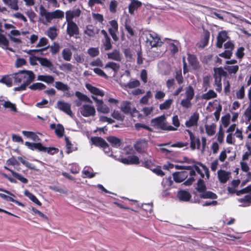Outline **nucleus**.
<instances>
[{
  "mask_svg": "<svg viewBox=\"0 0 251 251\" xmlns=\"http://www.w3.org/2000/svg\"><path fill=\"white\" fill-rule=\"evenodd\" d=\"M120 68V66L119 64L112 61L108 62L104 66V68L105 69H111L115 74L117 73Z\"/></svg>",
  "mask_w": 251,
  "mask_h": 251,
  "instance_id": "2f4dec72",
  "label": "nucleus"
},
{
  "mask_svg": "<svg viewBox=\"0 0 251 251\" xmlns=\"http://www.w3.org/2000/svg\"><path fill=\"white\" fill-rule=\"evenodd\" d=\"M11 173L14 177H15V178L18 179L19 180H20L22 182H23L24 183H27L28 180L26 178L23 177L20 174H19L17 173H16L14 171H11Z\"/></svg>",
  "mask_w": 251,
  "mask_h": 251,
  "instance_id": "4d7b16f0",
  "label": "nucleus"
},
{
  "mask_svg": "<svg viewBox=\"0 0 251 251\" xmlns=\"http://www.w3.org/2000/svg\"><path fill=\"white\" fill-rule=\"evenodd\" d=\"M173 102L172 99H169L165 101L163 103L159 105V108L161 110H165L169 109Z\"/></svg>",
  "mask_w": 251,
  "mask_h": 251,
  "instance_id": "5fc2aeb1",
  "label": "nucleus"
},
{
  "mask_svg": "<svg viewBox=\"0 0 251 251\" xmlns=\"http://www.w3.org/2000/svg\"><path fill=\"white\" fill-rule=\"evenodd\" d=\"M214 77L215 78V85L221 84V76L224 75L226 72L221 67L214 68Z\"/></svg>",
  "mask_w": 251,
  "mask_h": 251,
  "instance_id": "f3484780",
  "label": "nucleus"
},
{
  "mask_svg": "<svg viewBox=\"0 0 251 251\" xmlns=\"http://www.w3.org/2000/svg\"><path fill=\"white\" fill-rule=\"evenodd\" d=\"M107 58L109 59L120 62L122 59V55L119 50L115 49L112 52L107 53Z\"/></svg>",
  "mask_w": 251,
  "mask_h": 251,
  "instance_id": "aec40b11",
  "label": "nucleus"
},
{
  "mask_svg": "<svg viewBox=\"0 0 251 251\" xmlns=\"http://www.w3.org/2000/svg\"><path fill=\"white\" fill-rule=\"evenodd\" d=\"M134 147L138 152L143 153L146 151L148 147V143L145 140H139L135 144Z\"/></svg>",
  "mask_w": 251,
  "mask_h": 251,
  "instance_id": "4468645a",
  "label": "nucleus"
},
{
  "mask_svg": "<svg viewBox=\"0 0 251 251\" xmlns=\"http://www.w3.org/2000/svg\"><path fill=\"white\" fill-rule=\"evenodd\" d=\"M186 98L192 100L194 96V90L192 86H189L186 88L185 92Z\"/></svg>",
  "mask_w": 251,
  "mask_h": 251,
  "instance_id": "8fccbe9b",
  "label": "nucleus"
},
{
  "mask_svg": "<svg viewBox=\"0 0 251 251\" xmlns=\"http://www.w3.org/2000/svg\"><path fill=\"white\" fill-rule=\"evenodd\" d=\"M140 85V81L138 80H135L129 82L126 84L125 86L126 88H134L139 86Z\"/></svg>",
  "mask_w": 251,
  "mask_h": 251,
  "instance_id": "052dcab7",
  "label": "nucleus"
},
{
  "mask_svg": "<svg viewBox=\"0 0 251 251\" xmlns=\"http://www.w3.org/2000/svg\"><path fill=\"white\" fill-rule=\"evenodd\" d=\"M79 112L84 117H94L96 111L95 107L89 104H84L79 108Z\"/></svg>",
  "mask_w": 251,
  "mask_h": 251,
  "instance_id": "20e7f679",
  "label": "nucleus"
},
{
  "mask_svg": "<svg viewBox=\"0 0 251 251\" xmlns=\"http://www.w3.org/2000/svg\"><path fill=\"white\" fill-rule=\"evenodd\" d=\"M14 82L16 83H21L23 81L22 77L24 76L22 74V70L19 71L17 73L12 74Z\"/></svg>",
  "mask_w": 251,
  "mask_h": 251,
  "instance_id": "c03bdc74",
  "label": "nucleus"
},
{
  "mask_svg": "<svg viewBox=\"0 0 251 251\" xmlns=\"http://www.w3.org/2000/svg\"><path fill=\"white\" fill-rule=\"evenodd\" d=\"M121 162L125 164H139V159L135 155L128 156L126 158H124L121 159Z\"/></svg>",
  "mask_w": 251,
  "mask_h": 251,
  "instance_id": "5701e85b",
  "label": "nucleus"
},
{
  "mask_svg": "<svg viewBox=\"0 0 251 251\" xmlns=\"http://www.w3.org/2000/svg\"><path fill=\"white\" fill-rule=\"evenodd\" d=\"M217 94L212 90H209L207 93L203 94L201 98L204 100H210L212 98H216Z\"/></svg>",
  "mask_w": 251,
  "mask_h": 251,
  "instance_id": "a19ab883",
  "label": "nucleus"
},
{
  "mask_svg": "<svg viewBox=\"0 0 251 251\" xmlns=\"http://www.w3.org/2000/svg\"><path fill=\"white\" fill-rule=\"evenodd\" d=\"M72 56V52L68 48L64 49L62 51V56L63 59L67 61L71 60Z\"/></svg>",
  "mask_w": 251,
  "mask_h": 251,
  "instance_id": "37998d69",
  "label": "nucleus"
},
{
  "mask_svg": "<svg viewBox=\"0 0 251 251\" xmlns=\"http://www.w3.org/2000/svg\"><path fill=\"white\" fill-rule=\"evenodd\" d=\"M118 6V2L115 0H112L110 1L109 4V10L112 13H115L116 12V8Z\"/></svg>",
  "mask_w": 251,
  "mask_h": 251,
  "instance_id": "0e129e2a",
  "label": "nucleus"
},
{
  "mask_svg": "<svg viewBox=\"0 0 251 251\" xmlns=\"http://www.w3.org/2000/svg\"><path fill=\"white\" fill-rule=\"evenodd\" d=\"M57 29L54 27H50L47 31V35L52 40H54L57 36Z\"/></svg>",
  "mask_w": 251,
  "mask_h": 251,
  "instance_id": "c9c22d12",
  "label": "nucleus"
},
{
  "mask_svg": "<svg viewBox=\"0 0 251 251\" xmlns=\"http://www.w3.org/2000/svg\"><path fill=\"white\" fill-rule=\"evenodd\" d=\"M179 44L176 41L175 43H171L169 45V49L173 54H175L178 51Z\"/></svg>",
  "mask_w": 251,
  "mask_h": 251,
  "instance_id": "79ce46f5",
  "label": "nucleus"
},
{
  "mask_svg": "<svg viewBox=\"0 0 251 251\" xmlns=\"http://www.w3.org/2000/svg\"><path fill=\"white\" fill-rule=\"evenodd\" d=\"M96 106L99 112L107 114L110 111V108L103 103V100L98 104H96Z\"/></svg>",
  "mask_w": 251,
  "mask_h": 251,
  "instance_id": "cd10ccee",
  "label": "nucleus"
},
{
  "mask_svg": "<svg viewBox=\"0 0 251 251\" xmlns=\"http://www.w3.org/2000/svg\"><path fill=\"white\" fill-rule=\"evenodd\" d=\"M101 33L104 36V38L102 39L101 41L102 48H103L105 51L111 50L112 48V45L111 42V39L105 30L102 29L101 31Z\"/></svg>",
  "mask_w": 251,
  "mask_h": 251,
  "instance_id": "1a4fd4ad",
  "label": "nucleus"
},
{
  "mask_svg": "<svg viewBox=\"0 0 251 251\" xmlns=\"http://www.w3.org/2000/svg\"><path fill=\"white\" fill-rule=\"evenodd\" d=\"M199 119V115L197 112H195L190 117L189 120L185 122V126L187 127L197 126Z\"/></svg>",
  "mask_w": 251,
  "mask_h": 251,
  "instance_id": "6ab92c4d",
  "label": "nucleus"
},
{
  "mask_svg": "<svg viewBox=\"0 0 251 251\" xmlns=\"http://www.w3.org/2000/svg\"><path fill=\"white\" fill-rule=\"evenodd\" d=\"M56 107L71 117L74 116V114L71 110V104L70 103L64 101L58 100L56 103Z\"/></svg>",
  "mask_w": 251,
  "mask_h": 251,
  "instance_id": "423d86ee",
  "label": "nucleus"
},
{
  "mask_svg": "<svg viewBox=\"0 0 251 251\" xmlns=\"http://www.w3.org/2000/svg\"><path fill=\"white\" fill-rule=\"evenodd\" d=\"M94 72L97 74L98 75L104 77L105 78H108V76L105 74V73L100 69L96 68L93 69Z\"/></svg>",
  "mask_w": 251,
  "mask_h": 251,
  "instance_id": "338daca9",
  "label": "nucleus"
},
{
  "mask_svg": "<svg viewBox=\"0 0 251 251\" xmlns=\"http://www.w3.org/2000/svg\"><path fill=\"white\" fill-rule=\"evenodd\" d=\"M191 100L185 98L181 101V105L185 108H189L191 107Z\"/></svg>",
  "mask_w": 251,
  "mask_h": 251,
  "instance_id": "69168bd1",
  "label": "nucleus"
},
{
  "mask_svg": "<svg viewBox=\"0 0 251 251\" xmlns=\"http://www.w3.org/2000/svg\"><path fill=\"white\" fill-rule=\"evenodd\" d=\"M86 88L93 94L100 96H104V92L100 89L92 86L90 84H86Z\"/></svg>",
  "mask_w": 251,
  "mask_h": 251,
  "instance_id": "393cba45",
  "label": "nucleus"
},
{
  "mask_svg": "<svg viewBox=\"0 0 251 251\" xmlns=\"http://www.w3.org/2000/svg\"><path fill=\"white\" fill-rule=\"evenodd\" d=\"M81 11L79 9H76L72 11L69 10L66 12V19L67 22H73V19L75 17H79Z\"/></svg>",
  "mask_w": 251,
  "mask_h": 251,
  "instance_id": "4be33fe9",
  "label": "nucleus"
},
{
  "mask_svg": "<svg viewBox=\"0 0 251 251\" xmlns=\"http://www.w3.org/2000/svg\"><path fill=\"white\" fill-rule=\"evenodd\" d=\"M224 69L229 74H235L239 70V66L238 65L226 66L225 67Z\"/></svg>",
  "mask_w": 251,
  "mask_h": 251,
  "instance_id": "bf43d9fd",
  "label": "nucleus"
},
{
  "mask_svg": "<svg viewBox=\"0 0 251 251\" xmlns=\"http://www.w3.org/2000/svg\"><path fill=\"white\" fill-rule=\"evenodd\" d=\"M188 60L193 67L196 68L198 66V62L195 55L188 54Z\"/></svg>",
  "mask_w": 251,
  "mask_h": 251,
  "instance_id": "864d4df0",
  "label": "nucleus"
},
{
  "mask_svg": "<svg viewBox=\"0 0 251 251\" xmlns=\"http://www.w3.org/2000/svg\"><path fill=\"white\" fill-rule=\"evenodd\" d=\"M196 189L197 191L195 192L196 197H199L203 199H216L217 198L216 194L210 191H206V187L204 181L201 179H200L198 181Z\"/></svg>",
  "mask_w": 251,
  "mask_h": 251,
  "instance_id": "f257e3e1",
  "label": "nucleus"
},
{
  "mask_svg": "<svg viewBox=\"0 0 251 251\" xmlns=\"http://www.w3.org/2000/svg\"><path fill=\"white\" fill-rule=\"evenodd\" d=\"M13 81L14 80L12 75L3 77L0 79V83H4L8 87H11L12 85Z\"/></svg>",
  "mask_w": 251,
  "mask_h": 251,
  "instance_id": "ea45409f",
  "label": "nucleus"
},
{
  "mask_svg": "<svg viewBox=\"0 0 251 251\" xmlns=\"http://www.w3.org/2000/svg\"><path fill=\"white\" fill-rule=\"evenodd\" d=\"M146 36L147 45L151 46V48L161 47L163 44L160 38L155 32L148 33L146 34Z\"/></svg>",
  "mask_w": 251,
  "mask_h": 251,
  "instance_id": "7ed1b4c3",
  "label": "nucleus"
},
{
  "mask_svg": "<svg viewBox=\"0 0 251 251\" xmlns=\"http://www.w3.org/2000/svg\"><path fill=\"white\" fill-rule=\"evenodd\" d=\"M2 1L11 9L15 10H18L19 9L18 0H2Z\"/></svg>",
  "mask_w": 251,
  "mask_h": 251,
  "instance_id": "72a5a7b5",
  "label": "nucleus"
},
{
  "mask_svg": "<svg viewBox=\"0 0 251 251\" xmlns=\"http://www.w3.org/2000/svg\"><path fill=\"white\" fill-rule=\"evenodd\" d=\"M47 22L50 23L53 19H62L64 17V13L60 10H56L50 12Z\"/></svg>",
  "mask_w": 251,
  "mask_h": 251,
  "instance_id": "dca6fc26",
  "label": "nucleus"
},
{
  "mask_svg": "<svg viewBox=\"0 0 251 251\" xmlns=\"http://www.w3.org/2000/svg\"><path fill=\"white\" fill-rule=\"evenodd\" d=\"M151 123L153 126H156L162 130L168 131H175L176 130V128L168 124L166 117L164 115L152 119Z\"/></svg>",
  "mask_w": 251,
  "mask_h": 251,
  "instance_id": "f03ea898",
  "label": "nucleus"
},
{
  "mask_svg": "<svg viewBox=\"0 0 251 251\" xmlns=\"http://www.w3.org/2000/svg\"><path fill=\"white\" fill-rule=\"evenodd\" d=\"M29 88L32 90H41L45 89L46 86L42 83L37 82L29 86Z\"/></svg>",
  "mask_w": 251,
  "mask_h": 251,
  "instance_id": "09e8293b",
  "label": "nucleus"
},
{
  "mask_svg": "<svg viewBox=\"0 0 251 251\" xmlns=\"http://www.w3.org/2000/svg\"><path fill=\"white\" fill-rule=\"evenodd\" d=\"M228 39H229V37L226 31L223 30L219 32L217 37L216 47L219 49L222 48L223 43Z\"/></svg>",
  "mask_w": 251,
  "mask_h": 251,
  "instance_id": "9b49d317",
  "label": "nucleus"
},
{
  "mask_svg": "<svg viewBox=\"0 0 251 251\" xmlns=\"http://www.w3.org/2000/svg\"><path fill=\"white\" fill-rule=\"evenodd\" d=\"M67 33L70 37L76 36L79 34V28L74 22H67Z\"/></svg>",
  "mask_w": 251,
  "mask_h": 251,
  "instance_id": "0eeeda50",
  "label": "nucleus"
},
{
  "mask_svg": "<svg viewBox=\"0 0 251 251\" xmlns=\"http://www.w3.org/2000/svg\"><path fill=\"white\" fill-rule=\"evenodd\" d=\"M25 145L31 150H37L41 151L42 145L40 143H34L25 142Z\"/></svg>",
  "mask_w": 251,
  "mask_h": 251,
  "instance_id": "4c0bfd02",
  "label": "nucleus"
},
{
  "mask_svg": "<svg viewBox=\"0 0 251 251\" xmlns=\"http://www.w3.org/2000/svg\"><path fill=\"white\" fill-rule=\"evenodd\" d=\"M142 3L140 1L136 0H133L131 1L130 4L129 5V12L130 14H133L134 11L138 8L140 7Z\"/></svg>",
  "mask_w": 251,
  "mask_h": 251,
  "instance_id": "c85d7f7f",
  "label": "nucleus"
},
{
  "mask_svg": "<svg viewBox=\"0 0 251 251\" xmlns=\"http://www.w3.org/2000/svg\"><path fill=\"white\" fill-rule=\"evenodd\" d=\"M60 69L62 70H66L71 71L74 68V66L70 63H65L59 67Z\"/></svg>",
  "mask_w": 251,
  "mask_h": 251,
  "instance_id": "774afa93",
  "label": "nucleus"
},
{
  "mask_svg": "<svg viewBox=\"0 0 251 251\" xmlns=\"http://www.w3.org/2000/svg\"><path fill=\"white\" fill-rule=\"evenodd\" d=\"M22 133L27 138H30L34 141L38 142L40 141L39 137L34 132L24 130Z\"/></svg>",
  "mask_w": 251,
  "mask_h": 251,
  "instance_id": "f704fd0d",
  "label": "nucleus"
},
{
  "mask_svg": "<svg viewBox=\"0 0 251 251\" xmlns=\"http://www.w3.org/2000/svg\"><path fill=\"white\" fill-rule=\"evenodd\" d=\"M177 197L180 201H188L191 198V195L186 190H180L177 193Z\"/></svg>",
  "mask_w": 251,
  "mask_h": 251,
  "instance_id": "b1692460",
  "label": "nucleus"
},
{
  "mask_svg": "<svg viewBox=\"0 0 251 251\" xmlns=\"http://www.w3.org/2000/svg\"><path fill=\"white\" fill-rule=\"evenodd\" d=\"M210 37V33L208 31L204 32V38L198 43L199 48H203L208 44Z\"/></svg>",
  "mask_w": 251,
  "mask_h": 251,
  "instance_id": "473e14b6",
  "label": "nucleus"
},
{
  "mask_svg": "<svg viewBox=\"0 0 251 251\" xmlns=\"http://www.w3.org/2000/svg\"><path fill=\"white\" fill-rule=\"evenodd\" d=\"M64 131V127L61 125L57 124L56 125V128L55 130V132L56 134L58 137H62L63 135Z\"/></svg>",
  "mask_w": 251,
  "mask_h": 251,
  "instance_id": "e2e57ef3",
  "label": "nucleus"
},
{
  "mask_svg": "<svg viewBox=\"0 0 251 251\" xmlns=\"http://www.w3.org/2000/svg\"><path fill=\"white\" fill-rule=\"evenodd\" d=\"M22 74L23 76L22 77L23 83L28 82V84L29 85L35 79V75L32 71L27 70H22Z\"/></svg>",
  "mask_w": 251,
  "mask_h": 251,
  "instance_id": "ddd939ff",
  "label": "nucleus"
},
{
  "mask_svg": "<svg viewBox=\"0 0 251 251\" xmlns=\"http://www.w3.org/2000/svg\"><path fill=\"white\" fill-rule=\"evenodd\" d=\"M24 194L31 201H32L38 205L41 206L42 205L41 202L37 199V198L34 195L29 192L27 190H25V191Z\"/></svg>",
  "mask_w": 251,
  "mask_h": 251,
  "instance_id": "e433bc0d",
  "label": "nucleus"
},
{
  "mask_svg": "<svg viewBox=\"0 0 251 251\" xmlns=\"http://www.w3.org/2000/svg\"><path fill=\"white\" fill-rule=\"evenodd\" d=\"M121 110L126 114H132L136 111L131 102L128 101H123L121 105Z\"/></svg>",
  "mask_w": 251,
  "mask_h": 251,
  "instance_id": "9d476101",
  "label": "nucleus"
},
{
  "mask_svg": "<svg viewBox=\"0 0 251 251\" xmlns=\"http://www.w3.org/2000/svg\"><path fill=\"white\" fill-rule=\"evenodd\" d=\"M186 131L188 133L190 136V148L191 150H195L196 148L199 149L201 146V142L199 138L195 136L190 130L187 129Z\"/></svg>",
  "mask_w": 251,
  "mask_h": 251,
  "instance_id": "6e6552de",
  "label": "nucleus"
},
{
  "mask_svg": "<svg viewBox=\"0 0 251 251\" xmlns=\"http://www.w3.org/2000/svg\"><path fill=\"white\" fill-rule=\"evenodd\" d=\"M152 95L151 91H148L146 95L143 97L141 100H140V102L141 103L146 104L148 103L149 99L152 97Z\"/></svg>",
  "mask_w": 251,
  "mask_h": 251,
  "instance_id": "6e6d98bb",
  "label": "nucleus"
},
{
  "mask_svg": "<svg viewBox=\"0 0 251 251\" xmlns=\"http://www.w3.org/2000/svg\"><path fill=\"white\" fill-rule=\"evenodd\" d=\"M38 61L41 66L47 67L52 72L57 73L55 67L52 62L47 58L40 57V58H38Z\"/></svg>",
  "mask_w": 251,
  "mask_h": 251,
  "instance_id": "a211bd4d",
  "label": "nucleus"
},
{
  "mask_svg": "<svg viewBox=\"0 0 251 251\" xmlns=\"http://www.w3.org/2000/svg\"><path fill=\"white\" fill-rule=\"evenodd\" d=\"M65 140L66 141V147L67 149L66 152L68 154H69V153L72 152V151L76 150V148H74L73 147V145L72 144L71 142L70 141L68 137L66 136L65 137Z\"/></svg>",
  "mask_w": 251,
  "mask_h": 251,
  "instance_id": "603ef678",
  "label": "nucleus"
},
{
  "mask_svg": "<svg viewBox=\"0 0 251 251\" xmlns=\"http://www.w3.org/2000/svg\"><path fill=\"white\" fill-rule=\"evenodd\" d=\"M91 141L93 144L98 147L102 148L103 150H109V146L105 141L100 137H94L91 138Z\"/></svg>",
  "mask_w": 251,
  "mask_h": 251,
  "instance_id": "f8f14e48",
  "label": "nucleus"
},
{
  "mask_svg": "<svg viewBox=\"0 0 251 251\" xmlns=\"http://www.w3.org/2000/svg\"><path fill=\"white\" fill-rule=\"evenodd\" d=\"M189 175L191 177L183 183V184L185 185H191L195 181V179L193 176L196 175V172L193 168L190 170Z\"/></svg>",
  "mask_w": 251,
  "mask_h": 251,
  "instance_id": "de8ad7c7",
  "label": "nucleus"
},
{
  "mask_svg": "<svg viewBox=\"0 0 251 251\" xmlns=\"http://www.w3.org/2000/svg\"><path fill=\"white\" fill-rule=\"evenodd\" d=\"M87 52L93 57L97 56L100 53L99 50L98 48H91L88 50Z\"/></svg>",
  "mask_w": 251,
  "mask_h": 251,
  "instance_id": "680f3d73",
  "label": "nucleus"
},
{
  "mask_svg": "<svg viewBox=\"0 0 251 251\" xmlns=\"http://www.w3.org/2000/svg\"><path fill=\"white\" fill-rule=\"evenodd\" d=\"M0 197L5 200L6 201H12V202H15L16 203H17L18 205L19 206H25V205L22 203V202L18 201H16L15 200H14L12 197V196H7L4 194H2V193H0Z\"/></svg>",
  "mask_w": 251,
  "mask_h": 251,
  "instance_id": "58836bf2",
  "label": "nucleus"
},
{
  "mask_svg": "<svg viewBox=\"0 0 251 251\" xmlns=\"http://www.w3.org/2000/svg\"><path fill=\"white\" fill-rule=\"evenodd\" d=\"M217 174L220 182L225 183L229 179L230 173L221 169L218 171Z\"/></svg>",
  "mask_w": 251,
  "mask_h": 251,
  "instance_id": "412c9836",
  "label": "nucleus"
},
{
  "mask_svg": "<svg viewBox=\"0 0 251 251\" xmlns=\"http://www.w3.org/2000/svg\"><path fill=\"white\" fill-rule=\"evenodd\" d=\"M224 48L226 50L221 53L219 55L225 58H230L232 54V51L234 48V45L231 41H227L224 44Z\"/></svg>",
  "mask_w": 251,
  "mask_h": 251,
  "instance_id": "39448f33",
  "label": "nucleus"
},
{
  "mask_svg": "<svg viewBox=\"0 0 251 251\" xmlns=\"http://www.w3.org/2000/svg\"><path fill=\"white\" fill-rule=\"evenodd\" d=\"M84 33L89 37H93L96 34L95 28L91 25L87 26L84 31Z\"/></svg>",
  "mask_w": 251,
  "mask_h": 251,
  "instance_id": "13d9d810",
  "label": "nucleus"
},
{
  "mask_svg": "<svg viewBox=\"0 0 251 251\" xmlns=\"http://www.w3.org/2000/svg\"><path fill=\"white\" fill-rule=\"evenodd\" d=\"M216 127V125L214 124L211 125H205V128L207 134L208 136L213 135L215 132Z\"/></svg>",
  "mask_w": 251,
  "mask_h": 251,
  "instance_id": "a18cd8bd",
  "label": "nucleus"
},
{
  "mask_svg": "<svg viewBox=\"0 0 251 251\" xmlns=\"http://www.w3.org/2000/svg\"><path fill=\"white\" fill-rule=\"evenodd\" d=\"M57 151H58V149L55 148H54V147L47 148V147L43 146V145L42 146L41 150V151L47 152L49 154H50L51 155L54 154Z\"/></svg>",
  "mask_w": 251,
  "mask_h": 251,
  "instance_id": "3c124183",
  "label": "nucleus"
},
{
  "mask_svg": "<svg viewBox=\"0 0 251 251\" xmlns=\"http://www.w3.org/2000/svg\"><path fill=\"white\" fill-rule=\"evenodd\" d=\"M188 175V172L185 171L177 172L173 174L174 180L177 183L182 182L187 178Z\"/></svg>",
  "mask_w": 251,
  "mask_h": 251,
  "instance_id": "2eb2a0df",
  "label": "nucleus"
},
{
  "mask_svg": "<svg viewBox=\"0 0 251 251\" xmlns=\"http://www.w3.org/2000/svg\"><path fill=\"white\" fill-rule=\"evenodd\" d=\"M75 95L80 101L86 102L90 104L93 103L92 100L87 96L79 91H76Z\"/></svg>",
  "mask_w": 251,
  "mask_h": 251,
  "instance_id": "c756f323",
  "label": "nucleus"
},
{
  "mask_svg": "<svg viewBox=\"0 0 251 251\" xmlns=\"http://www.w3.org/2000/svg\"><path fill=\"white\" fill-rule=\"evenodd\" d=\"M55 87L59 91L63 92H66L67 90H70V87L66 84H65L61 81H56L55 82Z\"/></svg>",
  "mask_w": 251,
  "mask_h": 251,
  "instance_id": "7c9ffc66",
  "label": "nucleus"
},
{
  "mask_svg": "<svg viewBox=\"0 0 251 251\" xmlns=\"http://www.w3.org/2000/svg\"><path fill=\"white\" fill-rule=\"evenodd\" d=\"M106 139L111 146L115 148L119 147L122 143L121 140L115 136H110L107 137Z\"/></svg>",
  "mask_w": 251,
  "mask_h": 251,
  "instance_id": "a878e982",
  "label": "nucleus"
},
{
  "mask_svg": "<svg viewBox=\"0 0 251 251\" xmlns=\"http://www.w3.org/2000/svg\"><path fill=\"white\" fill-rule=\"evenodd\" d=\"M2 105L5 108H9L11 111L15 112H17V109L15 104L12 103L9 100L4 101V103L2 104Z\"/></svg>",
  "mask_w": 251,
  "mask_h": 251,
  "instance_id": "49530a36",
  "label": "nucleus"
},
{
  "mask_svg": "<svg viewBox=\"0 0 251 251\" xmlns=\"http://www.w3.org/2000/svg\"><path fill=\"white\" fill-rule=\"evenodd\" d=\"M9 46V41L6 39V37L1 33H0V46L4 48L5 47V49L10 50L11 51L13 52L14 50L13 49L11 48H8Z\"/></svg>",
  "mask_w": 251,
  "mask_h": 251,
  "instance_id": "bb28decb",
  "label": "nucleus"
}]
</instances>
